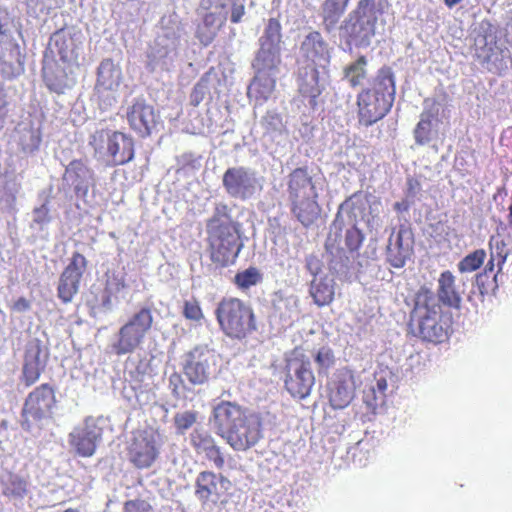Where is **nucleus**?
I'll return each mask as SVG.
<instances>
[{"mask_svg":"<svg viewBox=\"0 0 512 512\" xmlns=\"http://www.w3.org/2000/svg\"><path fill=\"white\" fill-rule=\"evenodd\" d=\"M101 437L100 428L95 425H85L76 428L69 434V443L81 457H91L94 455Z\"/></svg>","mask_w":512,"mask_h":512,"instance_id":"obj_26","label":"nucleus"},{"mask_svg":"<svg viewBox=\"0 0 512 512\" xmlns=\"http://www.w3.org/2000/svg\"><path fill=\"white\" fill-rule=\"evenodd\" d=\"M73 64H60L54 57L45 55L42 67L43 81L51 92L62 94L71 87L75 80L71 76Z\"/></svg>","mask_w":512,"mask_h":512,"instance_id":"obj_22","label":"nucleus"},{"mask_svg":"<svg viewBox=\"0 0 512 512\" xmlns=\"http://www.w3.org/2000/svg\"><path fill=\"white\" fill-rule=\"evenodd\" d=\"M250 413L247 408L236 402L220 401L212 411V420L217 434L224 438Z\"/></svg>","mask_w":512,"mask_h":512,"instance_id":"obj_20","label":"nucleus"},{"mask_svg":"<svg viewBox=\"0 0 512 512\" xmlns=\"http://www.w3.org/2000/svg\"><path fill=\"white\" fill-rule=\"evenodd\" d=\"M79 35L80 32L75 28H61L55 31L49 40L50 52L58 55L63 64L76 63Z\"/></svg>","mask_w":512,"mask_h":512,"instance_id":"obj_24","label":"nucleus"},{"mask_svg":"<svg viewBox=\"0 0 512 512\" xmlns=\"http://www.w3.org/2000/svg\"><path fill=\"white\" fill-rule=\"evenodd\" d=\"M215 317L222 333L230 339L243 340L257 330L253 307L237 297L222 298L215 309Z\"/></svg>","mask_w":512,"mask_h":512,"instance_id":"obj_5","label":"nucleus"},{"mask_svg":"<svg viewBox=\"0 0 512 512\" xmlns=\"http://www.w3.org/2000/svg\"><path fill=\"white\" fill-rule=\"evenodd\" d=\"M412 231L405 225H400L389 236L386 247V260L394 268H402L414 252Z\"/></svg>","mask_w":512,"mask_h":512,"instance_id":"obj_19","label":"nucleus"},{"mask_svg":"<svg viewBox=\"0 0 512 512\" xmlns=\"http://www.w3.org/2000/svg\"><path fill=\"white\" fill-rule=\"evenodd\" d=\"M6 93L3 86L0 84V110H3L7 106Z\"/></svg>","mask_w":512,"mask_h":512,"instance_id":"obj_57","label":"nucleus"},{"mask_svg":"<svg viewBox=\"0 0 512 512\" xmlns=\"http://www.w3.org/2000/svg\"><path fill=\"white\" fill-rule=\"evenodd\" d=\"M124 288L125 283L122 279H108L104 288L95 295L97 305L102 308L110 309L113 301L117 299L118 294Z\"/></svg>","mask_w":512,"mask_h":512,"instance_id":"obj_37","label":"nucleus"},{"mask_svg":"<svg viewBox=\"0 0 512 512\" xmlns=\"http://www.w3.org/2000/svg\"><path fill=\"white\" fill-rule=\"evenodd\" d=\"M191 445L197 453H205L215 445L212 435L204 429H195L190 435Z\"/></svg>","mask_w":512,"mask_h":512,"instance_id":"obj_46","label":"nucleus"},{"mask_svg":"<svg viewBox=\"0 0 512 512\" xmlns=\"http://www.w3.org/2000/svg\"><path fill=\"white\" fill-rule=\"evenodd\" d=\"M122 512H155L151 503L143 498L127 500L123 503Z\"/></svg>","mask_w":512,"mask_h":512,"instance_id":"obj_49","label":"nucleus"},{"mask_svg":"<svg viewBox=\"0 0 512 512\" xmlns=\"http://www.w3.org/2000/svg\"><path fill=\"white\" fill-rule=\"evenodd\" d=\"M209 92L208 79L201 78L193 87L190 93V104L197 107Z\"/></svg>","mask_w":512,"mask_h":512,"instance_id":"obj_50","label":"nucleus"},{"mask_svg":"<svg viewBox=\"0 0 512 512\" xmlns=\"http://www.w3.org/2000/svg\"><path fill=\"white\" fill-rule=\"evenodd\" d=\"M229 481L221 474L211 471H202L195 481V495L202 502H216L222 495V489H227Z\"/></svg>","mask_w":512,"mask_h":512,"instance_id":"obj_25","label":"nucleus"},{"mask_svg":"<svg viewBox=\"0 0 512 512\" xmlns=\"http://www.w3.org/2000/svg\"><path fill=\"white\" fill-rule=\"evenodd\" d=\"M206 242L210 260L217 266L233 264L242 248L240 224L226 203H217L206 220Z\"/></svg>","mask_w":512,"mask_h":512,"instance_id":"obj_1","label":"nucleus"},{"mask_svg":"<svg viewBox=\"0 0 512 512\" xmlns=\"http://www.w3.org/2000/svg\"><path fill=\"white\" fill-rule=\"evenodd\" d=\"M462 0H444V3L447 7L452 8L458 3H460Z\"/></svg>","mask_w":512,"mask_h":512,"instance_id":"obj_59","label":"nucleus"},{"mask_svg":"<svg viewBox=\"0 0 512 512\" xmlns=\"http://www.w3.org/2000/svg\"><path fill=\"white\" fill-rule=\"evenodd\" d=\"M219 364L220 355L207 345H200L186 354L183 372L190 383L202 385L217 373Z\"/></svg>","mask_w":512,"mask_h":512,"instance_id":"obj_11","label":"nucleus"},{"mask_svg":"<svg viewBox=\"0 0 512 512\" xmlns=\"http://www.w3.org/2000/svg\"><path fill=\"white\" fill-rule=\"evenodd\" d=\"M310 294L314 302L322 307L330 304L334 299V287L325 278L315 279L312 281Z\"/></svg>","mask_w":512,"mask_h":512,"instance_id":"obj_38","label":"nucleus"},{"mask_svg":"<svg viewBox=\"0 0 512 512\" xmlns=\"http://www.w3.org/2000/svg\"><path fill=\"white\" fill-rule=\"evenodd\" d=\"M396 98V77L393 69L379 68L368 86L356 95L358 124L371 127L383 120L392 110Z\"/></svg>","mask_w":512,"mask_h":512,"instance_id":"obj_2","label":"nucleus"},{"mask_svg":"<svg viewBox=\"0 0 512 512\" xmlns=\"http://www.w3.org/2000/svg\"><path fill=\"white\" fill-rule=\"evenodd\" d=\"M57 405L56 388L42 383L28 393L21 409L20 425L25 431L42 428L43 423L53 417Z\"/></svg>","mask_w":512,"mask_h":512,"instance_id":"obj_7","label":"nucleus"},{"mask_svg":"<svg viewBox=\"0 0 512 512\" xmlns=\"http://www.w3.org/2000/svg\"><path fill=\"white\" fill-rule=\"evenodd\" d=\"M314 385L310 357L302 347H295L286 358L284 388L291 397L303 400L311 394Z\"/></svg>","mask_w":512,"mask_h":512,"instance_id":"obj_8","label":"nucleus"},{"mask_svg":"<svg viewBox=\"0 0 512 512\" xmlns=\"http://www.w3.org/2000/svg\"><path fill=\"white\" fill-rule=\"evenodd\" d=\"M89 143L95 151L105 149L111 166L125 165L134 158V140L124 132L102 129L91 136Z\"/></svg>","mask_w":512,"mask_h":512,"instance_id":"obj_10","label":"nucleus"},{"mask_svg":"<svg viewBox=\"0 0 512 512\" xmlns=\"http://www.w3.org/2000/svg\"><path fill=\"white\" fill-rule=\"evenodd\" d=\"M351 0H324L321 4V17L324 30L332 32L345 14Z\"/></svg>","mask_w":512,"mask_h":512,"instance_id":"obj_33","label":"nucleus"},{"mask_svg":"<svg viewBox=\"0 0 512 512\" xmlns=\"http://www.w3.org/2000/svg\"><path fill=\"white\" fill-rule=\"evenodd\" d=\"M388 383L385 377L376 378V385L364 392V402L372 408L383 404L385 401Z\"/></svg>","mask_w":512,"mask_h":512,"instance_id":"obj_41","label":"nucleus"},{"mask_svg":"<svg viewBox=\"0 0 512 512\" xmlns=\"http://www.w3.org/2000/svg\"><path fill=\"white\" fill-rule=\"evenodd\" d=\"M302 66H314L328 69L330 64V52L327 42L319 31L308 33L301 43Z\"/></svg>","mask_w":512,"mask_h":512,"instance_id":"obj_21","label":"nucleus"},{"mask_svg":"<svg viewBox=\"0 0 512 512\" xmlns=\"http://www.w3.org/2000/svg\"><path fill=\"white\" fill-rule=\"evenodd\" d=\"M495 266H497V259H493V256H490V259H489V261L487 262V264L485 266V271L486 272H493Z\"/></svg>","mask_w":512,"mask_h":512,"instance_id":"obj_58","label":"nucleus"},{"mask_svg":"<svg viewBox=\"0 0 512 512\" xmlns=\"http://www.w3.org/2000/svg\"><path fill=\"white\" fill-rule=\"evenodd\" d=\"M147 364L140 361L133 371H130V377L133 381L142 383L146 374Z\"/></svg>","mask_w":512,"mask_h":512,"instance_id":"obj_55","label":"nucleus"},{"mask_svg":"<svg viewBox=\"0 0 512 512\" xmlns=\"http://www.w3.org/2000/svg\"><path fill=\"white\" fill-rule=\"evenodd\" d=\"M490 256L497 259V267L501 270L502 265L506 262L507 256L510 253V246L506 238L497 233L492 235L489 240Z\"/></svg>","mask_w":512,"mask_h":512,"instance_id":"obj_40","label":"nucleus"},{"mask_svg":"<svg viewBox=\"0 0 512 512\" xmlns=\"http://www.w3.org/2000/svg\"><path fill=\"white\" fill-rule=\"evenodd\" d=\"M342 225L343 222L339 219V214H337L335 220L333 221L331 228H330V234L326 241V247L328 248H334L338 243V238L340 237V233L342 231Z\"/></svg>","mask_w":512,"mask_h":512,"instance_id":"obj_53","label":"nucleus"},{"mask_svg":"<svg viewBox=\"0 0 512 512\" xmlns=\"http://www.w3.org/2000/svg\"><path fill=\"white\" fill-rule=\"evenodd\" d=\"M28 494V483L19 476H11L3 484V495L10 499H23Z\"/></svg>","mask_w":512,"mask_h":512,"instance_id":"obj_42","label":"nucleus"},{"mask_svg":"<svg viewBox=\"0 0 512 512\" xmlns=\"http://www.w3.org/2000/svg\"><path fill=\"white\" fill-rule=\"evenodd\" d=\"M130 128L140 137L145 138L151 135L156 128L158 115L154 107L144 99H136L128 107L126 113Z\"/></svg>","mask_w":512,"mask_h":512,"instance_id":"obj_23","label":"nucleus"},{"mask_svg":"<svg viewBox=\"0 0 512 512\" xmlns=\"http://www.w3.org/2000/svg\"><path fill=\"white\" fill-rule=\"evenodd\" d=\"M121 79V70L114 64L110 58L101 61L97 71V81L95 89L98 93L104 90H113L119 86Z\"/></svg>","mask_w":512,"mask_h":512,"instance_id":"obj_32","label":"nucleus"},{"mask_svg":"<svg viewBox=\"0 0 512 512\" xmlns=\"http://www.w3.org/2000/svg\"><path fill=\"white\" fill-rule=\"evenodd\" d=\"M226 193L235 199L248 200L263 189L258 179L245 167H230L222 177Z\"/></svg>","mask_w":512,"mask_h":512,"instance_id":"obj_15","label":"nucleus"},{"mask_svg":"<svg viewBox=\"0 0 512 512\" xmlns=\"http://www.w3.org/2000/svg\"><path fill=\"white\" fill-rule=\"evenodd\" d=\"M329 74L328 69L300 65L297 72V87L299 95L307 100L308 106L316 110L320 104L319 98L325 90L323 77Z\"/></svg>","mask_w":512,"mask_h":512,"instance_id":"obj_16","label":"nucleus"},{"mask_svg":"<svg viewBox=\"0 0 512 512\" xmlns=\"http://www.w3.org/2000/svg\"><path fill=\"white\" fill-rule=\"evenodd\" d=\"M263 437L261 419L250 413L223 439L235 451H247L254 447Z\"/></svg>","mask_w":512,"mask_h":512,"instance_id":"obj_17","label":"nucleus"},{"mask_svg":"<svg viewBox=\"0 0 512 512\" xmlns=\"http://www.w3.org/2000/svg\"><path fill=\"white\" fill-rule=\"evenodd\" d=\"M263 279L262 273L257 267L251 266L243 271L235 274L233 283L241 290L246 291L253 286L261 283Z\"/></svg>","mask_w":512,"mask_h":512,"instance_id":"obj_39","label":"nucleus"},{"mask_svg":"<svg viewBox=\"0 0 512 512\" xmlns=\"http://www.w3.org/2000/svg\"><path fill=\"white\" fill-rule=\"evenodd\" d=\"M239 0H202L201 8L205 11H212L216 15H224V20L227 21L228 8L231 7L230 21L233 24L241 22L245 15V6L238 3Z\"/></svg>","mask_w":512,"mask_h":512,"instance_id":"obj_30","label":"nucleus"},{"mask_svg":"<svg viewBox=\"0 0 512 512\" xmlns=\"http://www.w3.org/2000/svg\"><path fill=\"white\" fill-rule=\"evenodd\" d=\"M437 295L439 303L459 308L461 304V295L456 287V278L449 270L443 271L438 278Z\"/></svg>","mask_w":512,"mask_h":512,"instance_id":"obj_29","label":"nucleus"},{"mask_svg":"<svg viewBox=\"0 0 512 512\" xmlns=\"http://www.w3.org/2000/svg\"><path fill=\"white\" fill-rule=\"evenodd\" d=\"M197 420V412L195 411H184L176 413L173 421L174 426L178 433L183 434L186 430L191 428Z\"/></svg>","mask_w":512,"mask_h":512,"instance_id":"obj_47","label":"nucleus"},{"mask_svg":"<svg viewBox=\"0 0 512 512\" xmlns=\"http://www.w3.org/2000/svg\"><path fill=\"white\" fill-rule=\"evenodd\" d=\"M208 460L214 463L217 469H222L225 464L224 456L220 447L216 444L204 453Z\"/></svg>","mask_w":512,"mask_h":512,"instance_id":"obj_54","label":"nucleus"},{"mask_svg":"<svg viewBox=\"0 0 512 512\" xmlns=\"http://www.w3.org/2000/svg\"><path fill=\"white\" fill-rule=\"evenodd\" d=\"M169 388L173 396L176 398H180L185 395L186 385L180 373L173 372L169 376Z\"/></svg>","mask_w":512,"mask_h":512,"instance_id":"obj_52","label":"nucleus"},{"mask_svg":"<svg viewBox=\"0 0 512 512\" xmlns=\"http://www.w3.org/2000/svg\"><path fill=\"white\" fill-rule=\"evenodd\" d=\"M183 315L186 319L197 322L204 317L200 304L196 299L184 302Z\"/></svg>","mask_w":512,"mask_h":512,"instance_id":"obj_51","label":"nucleus"},{"mask_svg":"<svg viewBox=\"0 0 512 512\" xmlns=\"http://www.w3.org/2000/svg\"><path fill=\"white\" fill-rule=\"evenodd\" d=\"M31 308L30 301L25 297H19L12 306V310L16 312H26Z\"/></svg>","mask_w":512,"mask_h":512,"instance_id":"obj_56","label":"nucleus"},{"mask_svg":"<svg viewBox=\"0 0 512 512\" xmlns=\"http://www.w3.org/2000/svg\"><path fill=\"white\" fill-rule=\"evenodd\" d=\"M367 65V57L360 55L355 61L347 64L343 68V79L347 81L351 88L360 87L367 80Z\"/></svg>","mask_w":512,"mask_h":512,"instance_id":"obj_36","label":"nucleus"},{"mask_svg":"<svg viewBox=\"0 0 512 512\" xmlns=\"http://www.w3.org/2000/svg\"><path fill=\"white\" fill-rule=\"evenodd\" d=\"M319 375H327L335 365L336 359L333 350L328 346L319 348L314 356Z\"/></svg>","mask_w":512,"mask_h":512,"instance_id":"obj_44","label":"nucleus"},{"mask_svg":"<svg viewBox=\"0 0 512 512\" xmlns=\"http://www.w3.org/2000/svg\"><path fill=\"white\" fill-rule=\"evenodd\" d=\"M280 63V47L260 45L252 66L255 71L275 73Z\"/></svg>","mask_w":512,"mask_h":512,"instance_id":"obj_34","label":"nucleus"},{"mask_svg":"<svg viewBox=\"0 0 512 512\" xmlns=\"http://www.w3.org/2000/svg\"><path fill=\"white\" fill-rule=\"evenodd\" d=\"M49 359L47 344L37 337H31L25 345L21 382L30 387L35 384L44 372Z\"/></svg>","mask_w":512,"mask_h":512,"instance_id":"obj_14","label":"nucleus"},{"mask_svg":"<svg viewBox=\"0 0 512 512\" xmlns=\"http://www.w3.org/2000/svg\"><path fill=\"white\" fill-rule=\"evenodd\" d=\"M154 318L149 307H142L120 327L111 348L115 355L122 356L138 349L153 326Z\"/></svg>","mask_w":512,"mask_h":512,"instance_id":"obj_9","label":"nucleus"},{"mask_svg":"<svg viewBox=\"0 0 512 512\" xmlns=\"http://www.w3.org/2000/svg\"><path fill=\"white\" fill-rule=\"evenodd\" d=\"M126 454L129 463L138 470L150 469L160 455L158 437L152 431L137 430L127 444Z\"/></svg>","mask_w":512,"mask_h":512,"instance_id":"obj_12","label":"nucleus"},{"mask_svg":"<svg viewBox=\"0 0 512 512\" xmlns=\"http://www.w3.org/2000/svg\"><path fill=\"white\" fill-rule=\"evenodd\" d=\"M424 110L416 124L413 135L417 145L423 146L432 140L433 120L439 116V106L435 100L425 99Z\"/></svg>","mask_w":512,"mask_h":512,"instance_id":"obj_27","label":"nucleus"},{"mask_svg":"<svg viewBox=\"0 0 512 512\" xmlns=\"http://www.w3.org/2000/svg\"><path fill=\"white\" fill-rule=\"evenodd\" d=\"M363 240L364 235L357 226L353 225L346 230L344 242L348 251H357L361 247Z\"/></svg>","mask_w":512,"mask_h":512,"instance_id":"obj_48","label":"nucleus"},{"mask_svg":"<svg viewBox=\"0 0 512 512\" xmlns=\"http://www.w3.org/2000/svg\"><path fill=\"white\" fill-rule=\"evenodd\" d=\"M92 176L89 167L82 160H73L65 170L67 181L73 186L77 195H86L88 192V179Z\"/></svg>","mask_w":512,"mask_h":512,"instance_id":"obj_31","label":"nucleus"},{"mask_svg":"<svg viewBox=\"0 0 512 512\" xmlns=\"http://www.w3.org/2000/svg\"><path fill=\"white\" fill-rule=\"evenodd\" d=\"M13 47H14V49H15V51H16V55H17V57L19 58V56H20V48H19V45H18V44H13Z\"/></svg>","mask_w":512,"mask_h":512,"instance_id":"obj_60","label":"nucleus"},{"mask_svg":"<svg viewBox=\"0 0 512 512\" xmlns=\"http://www.w3.org/2000/svg\"><path fill=\"white\" fill-rule=\"evenodd\" d=\"M275 73L255 71V76L248 88V95L258 100H267L276 87Z\"/></svg>","mask_w":512,"mask_h":512,"instance_id":"obj_35","label":"nucleus"},{"mask_svg":"<svg viewBox=\"0 0 512 512\" xmlns=\"http://www.w3.org/2000/svg\"><path fill=\"white\" fill-rule=\"evenodd\" d=\"M486 258V252L483 249H477L466 255L459 263L458 270L461 273L473 272L479 269Z\"/></svg>","mask_w":512,"mask_h":512,"instance_id":"obj_45","label":"nucleus"},{"mask_svg":"<svg viewBox=\"0 0 512 512\" xmlns=\"http://www.w3.org/2000/svg\"><path fill=\"white\" fill-rule=\"evenodd\" d=\"M385 0H360L340 26L349 45L366 48L375 36L378 15Z\"/></svg>","mask_w":512,"mask_h":512,"instance_id":"obj_6","label":"nucleus"},{"mask_svg":"<svg viewBox=\"0 0 512 512\" xmlns=\"http://www.w3.org/2000/svg\"><path fill=\"white\" fill-rule=\"evenodd\" d=\"M358 386L355 371L345 366L338 368L327 382V397L333 409H344L354 399Z\"/></svg>","mask_w":512,"mask_h":512,"instance_id":"obj_13","label":"nucleus"},{"mask_svg":"<svg viewBox=\"0 0 512 512\" xmlns=\"http://www.w3.org/2000/svg\"><path fill=\"white\" fill-rule=\"evenodd\" d=\"M281 24L276 18H270L265 27L263 36L260 38V45L279 47L281 41Z\"/></svg>","mask_w":512,"mask_h":512,"instance_id":"obj_43","label":"nucleus"},{"mask_svg":"<svg viewBox=\"0 0 512 512\" xmlns=\"http://www.w3.org/2000/svg\"><path fill=\"white\" fill-rule=\"evenodd\" d=\"M225 23L224 15H216L212 11H206L201 23L197 25L195 36L203 46H208L214 41Z\"/></svg>","mask_w":512,"mask_h":512,"instance_id":"obj_28","label":"nucleus"},{"mask_svg":"<svg viewBox=\"0 0 512 512\" xmlns=\"http://www.w3.org/2000/svg\"><path fill=\"white\" fill-rule=\"evenodd\" d=\"M87 265L88 261L83 254L79 252L72 254L68 265L64 268L59 277L57 287L58 297L63 303L71 302L78 293L80 282L87 269Z\"/></svg>","mask_w":512,"mask_h":512,"instance_id":"obj_18","label":"nucleus"},{"mask_svg":"<svg viewBox=\"0 0 512 512\" xmlns=\"http://www.w3.org/2000/svg\"><path fill=\"white\" fill-rule=\"evenodd\" d=\"M64 512H78V511L76 509L69 508V509H66Z\"/></svg>","mask_w":512,"mask_h":512,"instance_id":"obj_61","label":"nucleus"},{"mask_svg":"<svg viewBox=\"0 0 512 512\" xmlns=\"http://www.w3.org/2000/svg\"><path fill=\"white\" fill-rule=\"evenodd\" d=\"M452 325L450 314L442 310L434 292L421 286L413 296L409 327L423 341L442 343L448 339Z\"/></svg>","mask_w":512,"mask_h":512,"instance_id":"obj_3","label":"nucleus"},{"mask_svg":"<svg viewBox=\"0 0 512 512\" xmlns=\"http://www.w3.org/2000/svg\"><path fill=\"white\" fill-rule=\"evenodd\" d=\"M287 195L291 214L305 228L314 225L321 216L319 194L307 167H298L290 172L287 180Z\"/></svg>","mask_w":512,"mask_h":512,"instance_id":"obj_4","label":"nucleus"}]
</instances>
